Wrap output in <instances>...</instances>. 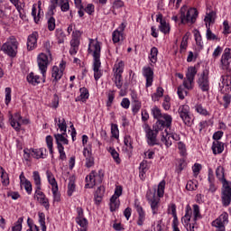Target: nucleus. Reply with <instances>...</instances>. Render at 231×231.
Here are the masks:
<instances>
[{
    "label": "nucleus",
    "mask_w": 231,
    "mask_h": 231,
    "mask_svg": "<svg viewBox=\"0 0 231 231\" xmlns=\"http://www.w3.org/2000/svg\"><path fill=\"white\" fill-rule=\"evenodd\" d=\"M201 217H203L201 216V209L198 204H194L192 208H190V205H187L185 215L181 218V223L187 231H195L194 225H196V221H199Z\"/></svg>",
    "instance_id": "obj_1"
},
{
    "label": "nucleus",
    "mask_w": 231,
    "mask_h": 231,
    "mask_svg": "<svg viewBox=\"0 0 231 231\" xmlns=\"http://www.w3.org/2000/svg\"><path fill=\"white\" fill-rule=\"evenodd\" d=\"M216 176L222 183V205L228 207L231 203V182L225 179V168L218 166L216 170Z\"/></svg>",
    "instance_id": "obj_2"
},
{
    "label": "nucleus",
    "mask_w": 231,
    "mask_h": 231,
    "mask_svg": "<svg viewBox=\"0 0 231 231\" xmlns=\"http://www.w3.org/2000/svg\"><path fill=\"white\" fill-rule=\"evenodd\" d=\"M53 60L51 53L41 52L37 56V64L39 71L42 75V82H46V73L48 72V66L51 64Z\"/></svg>",
    "instance_id": "obj_3"
},
{
    "label": "nucleus",
    "mask_w": 231,
    "mask_h": 231,
    "mask_svg": "<svg viewBox=\"0 0 231 231\" xmlns=\"http://www.w3.org/2000/svg\"><path fill=\"white\" fill-rule=\"evenodd\" d=\"M19 49V42L14 36L7 38L6 42L2 45L1 51L8 57H15L17 55V50Z\"/></svg>",
    "instance_id": "obj_4"
},
{
    "label": "nucleus",
    "mask_w": 231,
    "mask_h": 231,
    "mask_svg": "<svg viewBox=\"0 0 231 231\" xmlns=\"http://www.w3.org/2000/svg\"><path fill=\"white\" fill-rule=\"evenodd\" d=\"M102 51V42L98 39H88V53L93 57V62L100 61V53Z\"/></svg>",
    "instance_id": "obj_5"
},
{
    "label": "nucleus",
    "mask_w": 231,
    "mask_h": 231,
    "mask_svg": "<svg viewBox=\"0 0 231 231\" xmlns=\"http://www.w3.org/2000/svg\"><path fill=\"white\" fill-rule=\"evenodd\" d=\"M9 124L16 133H21L22 125H28V124H30V120L23 118L21 113L16 112L14 114H9Z\"/></svg>",
    "instance_id": "obj_6"
},
{
    "label": "nucleus",
    "mask_w": 231,
    "mask_h": 231,
    "mask_svg": "<svg viewBox=\"0 0 231 231\" xmlns=\"http://www.w3.org/2000/svg\"><path fill=\"white\" fill-rule=\"evenodd\" d=\"M125 68V63L124 62V60H117L114 65L113 81L115 82L116 88H117V89H121L122 86H124V82L122 81V73H124Z\"/></svg>",
    "instance_id": "obj_7"
},
{
    "label": "nucleus",
    "mask_w": 231,
    "mask_h": 231,
    "mask_svg": "<svg viewBox=\"0 0 231 231\" xmlns=\"http://www.w3.org/2000/svg\"><path fill=\"white\" fill-rule=\"evenodd\" d=\"M208 75H210V70L207 68L203 69L202 72L198 74L197 84L199 89L203 92H207L210 89V79Z\"/></svg>",
    "instance_id": "obj_8"
},
{
    "label": "nucleus",
    "mask_w": 231,
    "mask_h": 231,
    "mask_svg": "<svg viewBox=\"0 0 231 231\" xmlns=\"http://www.w3.org/2000/svg\"><path fill=\"white\" fill-rule=\"evenodd\" d=\"M104 180V172L102 171H92L89 175L86 177L87 184L85 185L86 189H93L95 185H100Z\"/></svg>",
    "instance_id": "obj_9"
},
{
    "label": "nucleus",
    "mask_w": 231,
    "mask_h": 231,
    "mask_svg": "<svg viewBox=\"0 0 231 231\" xmlns=\"http://www.w3.org/2000/svg\"><path fill=\"white\" fill-rule=\"evenodd\" d=\"M143 129L145 133L146 142L148 145H151L152 147L154 145H158L157 138H158V133H160V131H156V129H154V125L152 126V129L147 123H144L143 125Z\"/></svg>",
    "instance_id": "obj_10"
},
{
    "label": "nucleus",
    "mask_w": 231,
    "mask_h": 231,
    "mask_svg": "<svg viewBox=\"0 0 231 231\" xmlns=\"http://www.w3.org/2000/svg\"><path fill=\"white\" fill-rule=\"evenodd\" d=\"M183 8L180 9V19L182 24H194L199 15L198 9L191 7L188 9L186 13L183 12Z\"/></svg>",
    "instance_id": "obj_11"
},
{
    "label": "nucleus",
    "mask_w": 231,
    "mask_h": 231,
    "mask_svg": "<svg viewBox=\"0 0 231 231\" xmlns=\"http://www.w3.org/2000/svg\"><path fill=\"white\" fill-rule=\"evenodd\" d=\"M172 127V116L164 113L160 120H157L153 125L155 131H163V129H171Z\"/></svg>",
    "instance_id": "obj_12"
},
{
    "label": "nucleus",
    "mask_w": 231,
    "mask_h": 231,
    "mask_svg": "<svg viewBox=\"0 0 231 231\" xmlns=\"http://www.w3.org/2000/svg\"><path fill=\"white\" fill-rule=\"evenodd\" d=\"M194 88V79L190 78H185L182 85L179 86L177 94L180 100H183L188 95V91ZM188 90V91H187Z\"/></svg>",
    "instance_id": "obj_13"
},
{
    "label": "nucleus",
    "mask_w": 231,
    "mask_h": 231,
    "mask_svg": "<svg viewBox=\"0 0 231 231\" xmlns=\"http://www.w3.org/2000/svg\"><path fill=\"white\" fill-rule=\"evenodd\" d=\"M178 114L185 125H188L189 127L192 125V115H190V106H189V105H180L178 108Z\"/></svg>",
    "instance_id": "obj_14"
},
{
    "label": "nucleus",
    "mask_w": 231,
    "mask_h": 231,
    "mask_svg": "<svg viewBox=\"0 0 231 231\" xmlns=\"http://www.w3.org/2000/svg\"><path fill=\"white\" fill-rule=\"evenodd\" d=\"M146 199L152 208V214L155 216L160 210V199L156 196V191L148 189L146 192Z\"/></svg>",
    "instance_id": "obj_15"
},
{
    "label": "nucleus",
    "mask_w": 231,
    "mask_h": 231,
    "mask_svg": "<svg viewBox=\"0 0 231 231\" xmlns=\"http://www.w3.org/2000/svg\"><path fill=\"white\" fill-rule=\"evenodd\" d=\"M66 69V61L61 60L59 66H53L51 69V78L52 82H58L60 79H62V75H64V70Z\"/></svg>",
    "instance_id": "obj_16"
},
{
    "label": "nucleus",
    "mask_w": 231,
    "mask_h": 231,
    "mask_svg": "<svg viewBox=\"0 0 231 231\" xmlns=\"http://www.w3.org/2000/svg\"><path fill=\"white\" fill-rule=\"evenodd\" d=\"M127 24L125 23H122L118 28H116L112 32V41L114 44H116L118 42H122L124 39H125V36H124V32L125 31Z\"/></svg>",
    "instance_id": "obj_17"
},
{
    "label": "nucleus",
    "mask_w": 231,
    "mask_h": 231,
    "mask_svg": "<svg viewBox=\"0 0 231 231\" xmlns=\"http://www.w3.org/2000/svg\"><path fill=\"white\" fill-rule=\"evenodd\" d=\"M228 225V213L223 212L216 220L212 222V226L217 228V231H225V226Z\"/></svg>",
    "instance_id": "obj_18"
},
{
    "label": "nucleus",
    "mask_w": 231,
    "mask_h": 231,
    "mask_svg": "<svg viewBox=\"0 0 231 231\" xmlns=\"http://www.w3.org/2000/svg\"><path fill=\"white\" fill-rule=\"evenodd\" d=\"M142 73L146 80L145 88H151L152 82H154V70L151 67L145 66L143 68Z\"/></svg>",
    "instance_id": "obj_19"
},
{
    "label": "nucleus",
    "mask_w": 231,
    "mask_h": 231,
    "mask_svg": "<svg viewBox=\"0 0 231 231\" xmlns=\"http://www.w3.org/2000/svg\"><path fill=\"white\" fill-rule=\"evenodd\" d=\"M156 23H159V30L162 32V33H164V35H167L171 33V24L163 19L162 14H158L156 15Z\"/></svg>",
    "instance_id": "obj_20"
},
{
    "label": "nucleus",
    "mask_w": 231,
    "mask_h": 231,
    "mask_svg": "<svg viewBox=\"0 0 231 231\" xmlns=\"http://www.w3.org/2000/svg\"><path fill=\"white\" fill-rule=\"evenodd\" d=\"M231 62V48H226L220 59L221 69H228Z\"/></svg>",
    "instance_id": "obj_21"
},
{
    "label": "nucleus",
    "mask_w": 231,
    "mask_h": 231,
    "mask_svg": "<svg viewBox=\"0 0 231 231\" xmlns=\"http://www.w3.org/2000/svg\"><path fill=\"white\" fill-rule=\"evenodd\" d=\"M134 208L138 214L137 218V225L138 226H143V224L145 223V210H143V208H142V205H140V200L135 199L134 200Z\"/></svg>",
    "instance_id": "obj_22"
},
{
    "label": "nucleus",
    "mask_w": 231,
    "mask_h": 231,
    "mask_svg": "<svg viewBox=\"0 0 231 231\" xmlns=\"http://www.w3.org/2000/svg\"><path fill=\"white\" fill-rule=\"evenodd\" d=\"M34 199H37L45 209L50 210V199L46 198V194L42 192V189H35Z\"/></svg>",
    "instance_id": "obj_23"
},
{
    "label": "nucleus",
    "mask_w": 231,
    "mask_h": 231,
    "mask_svg": "<svg viewBox=\"0 0 231 231\" xmlns=\"http://www.w3.org/2000/svg\"><path fill=\"white\" fill-rule=\"evenodd\" d=\"M59 5L61 12H68L69 10V0H51L50 10L53 11Z\"/></svg>",
    "instance_id": "obj_24"
},
{
    "label": "nucleus",
    "mask_w": 231,
    "mask_h": 231,
    "mask_svg": "<svg viewBox=\"0 0 231 231\" xmlns=\"http://www.w3.org/2000/svg\"><path fill=\"white\" fill-rule=\"evenodd\" d=\"M76 223L81 228H84V230L88 228V218L84 217V209H82V208H77Z\"/></svg>",
    "instance_id": "obj_25"
},
{
    "label": "nucleus",
    "mask_w": 231,
    "mask_h": 231,
    "mask_svg": "<svg viewBox=\"0 0 231 231\" xmlns=\"http://www.w3.org/2000/svg\"><path fill=\"white\" fill-rule=\"evenodd\" d=\"M222 93H230L231 91V74L221 77V83L219 84Z\"/></svg>",
    "instance_id": "obj_26"
},
{
    "label": "nucleus",
    "mask_w": 231,
    "mask_h": 231,
    "mask_svg": "<svg viewBox=\"0 0 231 231\" xmlns=\"http://www.w3.org/2000/svg\"><path fill=\"white\" fill-rule=\"evenodd\" d=\"M19 180L21 187H23L27 194L30 196L33 190V188L32 186V182L26 179V176H24V172L20 174Z\"/></svg>",
    "instance_id": "obj_27"
},
{
    "label": "nucleus",
    "mask_w": 231,
    "mask_h": 231,
    "mask_svg": "<svg viewBox=\"0 0 231 231\" xmlns=\"http://www.w3.org/2000/svg\"><path fill=\"white\" fill-rule=\"evenodd\" d=\"M39 39V32H33L28 36L27 39V50H35L37 48V40Z\"/></svg>",
    "instance_id": "obj_28"
},
{
    "label": "nucleus",
    "mask_w": 231,
    "mask_h": 231,
    "mask_svg": "<svg viewBox=\"0 0 231 231\" xmlns=\"http://www.w3.org/2000/svg\"><path fill=\"white\" fill-rule=\"evenodd\" d=\"M149 169H151V162H147L146 160H143L139 165V178L141 180H145V176Z\"/></svg>",
    "instance_id": "obj_29"
},
{
    "label": "nucleus",
    "mask_w": 231,
    "mask_h": 231,
    "mask_svg": "<svg viewBox=\"0 0 231 231\" xmlns=\"http://www.w3.org/2000/svg\"><path fill=\"white\" fill-rule=\"evenodd\" d=\"M83 155L86 159V162H85L86 167H88V169L93 167L95 165V158L93 157L91 151L88 148H84Z\"/></svg>",
    "instance_id": "obj_30"
},
{
    "label": "nucleus",
    "mask_w": 231,
    "mask_h": 231,
    "mask_svg": "<svg viewBox=\"0 0 231 231\" xmlns=\"http://www.w3.org/2000/svg\"><path fill=\"white\" fill-rule=\"evenodd\" d=\"M54 138L56 140L57 147L60 145H68L69 141H68V134L67 132H61L60 134H55Z\"/></svg>",
    "instance_id": "obj_31"
},
{
    "label": "nucleus",
    "mask_w": 231,
    "mask_h": 231,
    "mask_svg": "<svg viewBox=\"0 0 231 231\" xmlns=\"http://www.w3.org/2000/svg\"><path fill=\"white\" fill-rule=\"evenodd\" d=\"M58 129H60V133H68V125L66 124V119L62 117H58L54 119Z\"/></svg>",
    "instance_id": "obj_32"
},
{
    "label": "nucleus",
    "mask_w": 231,
    "mask_h": 231,
    "mask_svg": "<svg viewBox=\"0 0 231 231\" xmlns=\"http://www.w3.org/2000/svg\"><path fill=\"white\" fill-rule=\"evenodd\" d=\"M213 154H221L225 151V143L220 141H214L211 146Z\"/></svg>",
    "instance_id": "obj_33"
},
{
    "label": "nucleus",
    "mask_w": 231,
    "mask_h": 231,
    "mask_svg": "<svg viewBox=\"0 0 231 231\" xmlns=\"http://www.w3.org/2000/svg\"><path fill=\"white\" fill-rule=\"evenodd\" d=\"M80 95L76 98V102H87L89 98V90L86 88H79Z\"/></svg>",
    "instance_id": "obj_34"
},
{
    "label": "nucleus",
    "mask_w": 231,
    "mask_h": 231,
    "mask_svg": "<svg viewBox=\"0 0 231 231\" xmlns=\"http://www.w3.org/2000/svg\"><path fill=\"white\" fill-rule=\"evenodd\" d=\"M32 15L33 17L34 23H38L41 21L42 15H44V13L42 9L37 8V4H34L32 8Z\"/></svg>",
    "instance_id": "obj_35"
},
{
    "label": "nucleus",
    "mask_w": 231,
    "mask_h": 231,
    "mask_svg": "<svg viewBox=\"0 0 231 231\" xmlns=\"http://www.w3.org/2000/svg\"><path fill=\"white\" fill-rule=\"evenodd\" d=\"M32 180L35 185L34 190H42V180L39 171H35L32 172Z\"/></svg>",
    "instance_id": "obj_36"
},
{
    "label": "nucleus",
    "mask_w": 231,
    "mask_h": 231,
    "mask_svg": "<svg viewBox=\"0 0 231 231\" xmlns=\"http://www.w3.org/2000/svg\"><path fill=\"white\" fill-rule=\"evenodd\" d=\"M100 68H102L101 61H93L94 79L97 81L102 77V70Z\"/></svg>",
    "instance_id": "obj_37"
},
{
    "label": "nucleus",
    "mask_w": 231,
    "mask_h": 231,
    "mask_svg": "<svg viewBox=\"0 0 231 231\" xmlns=\"http://www.w3.org/2000/svg\"><path fill=\"white\" fill-rule=\"evenodd\" d=\"M161 142L165 145L166 149H169L172 145L169 130L164 129V133L162 134Z\"/></svg>",
    "instance_id": "obj_38"
},
{
    "label": "nucleus",
    "mask_w": 231,
    "mask_h": 231,
    "mask_svg": "<svg viewBox=\"0 0 231 231\" xmlns=\"http://www.w3.org/2000/svg\"><path fill=\"white\" fill-rule=\"evenodd\" d=\"M26 79L27 82H29L32 86H39V84H41V77L33 72H30Z\"/></svg>",
    "instance_id": "obj_39"
},
{
    "label": "nucleus",
    "mask_w": 231,
    "mask_h": 231,
    "mask_svg": "<svg viewBox=\"0 0 231 231\" xmlns=\"http://www.w3.org/2000/svg\"><path fill=\"white\" fill-rule=\"evenodd\" d=\"M8 10H12L10 4L0 5V19L5 20L10 17V14H8Z\"/></svg>",
    "instance_id": "obj_40"
},
{
    "label": "nucleus",
    "mask_w": 231,
    "mask_h": 231,
    "mask_svg": "<svg viewBox=\"0 0 231 231\" xmlns=\"http://www.w3.org/2000/svg\"><path fill=\"white\" fill-rule=\"evenodd\" d=\"M106 151L109 152V154H111L116 165H120V163H122V159H120V154L118 153V152H116L115 147L109 146L106 148Z\"/></svg>",
    "instance_id": "obj_41"
},
{
    "label": "nucleus",
    "mask_w": 231,
    "mask_h": 231,
    "mask_svg": "<svg viewBox=\"0 0 231 231\" xmlns=\"http://www.w3.org/2000/svg\"><path fill=\"white\" fill-rule=\"evenodd\" d=\"M151 66H154L156 62H158V48L152 47L150 51V54L148 56Z\"/></svg>",
    "instance_id": "obj_42"
},
{
    "label": "nucleus",
    "mask_w": 231,
    "mask_h": 231,
    "mask_svg": "<svg viewBox=\"0 0 231 231\" xmlns=\"http://www.w3.org/2000/svg\"><path fill=\"white\" fill-rule=\"evenodd\" d=\"M0 178L2 180V185H4V187H8V185H10V178L8 177V173L2 166H0Z\"/></svg>",
    "instance_id": "obj_43"
},
{
    "label": "nucleus",
    "mask_w": 231,
    "mask_h": 231,
    "mask_svg": "<svg viewBox=\"0 0 231 231\" xmlns=\"http://www.w3.org/2000/svg\"><path fill=\"white\" fill-rule=\"evenodd\" d=\"M55 37L58 44H64V42L66 41V33H64V31H62V29H56Z\"/></svg>",
    "instance_id": "obj_44"
},
{
    "label": "nucleus",
    "mask_w": 231,
    "mask_h": 231,
    "mask_svg": "<svg viewBox=\"0 0 231 231\" xmlns=\"http://www.w3.org/2000/svg\"><path fill=\"white\" fill-rule=\"evenodd\" d=\"M116 95V91H115V90H108L106 92V98H107V100H106V107L108 109H110V107H112L113 103L115 102Z\"/></svg>",
    "instance_id": "obj_45"
},
{
    "label": "nucleus",
    "mask_w": 231,
    "mask_h": 231,
    "mask_svg": "<svg viewBox=\"0 0 231 231\" xmlns=\"http://www.w3.org/2000/svg\"><path fill=\"white\" fill-rule=\"evenodd\" d=\"M46 177L48 180V183L51 186V189H55L59 187V184L57 183V180H55V175L51 171H46Z\"/></svg>",
    "instance_id": "obj_46"
},
{
    "label": "nucleus",
    "mask_w": 231,
    "mask_h": 231,
    "mask_svg": "<svg viewBox=\"0 0 231 231\" xmlns=\"http://www.w3.org/2000/svg\"><path fill=\"white\" fill-rule=\"evenodd\" d=\"M215 15L216 14L212 11L206 14V16L204 18L206 28H210V24H214Z\"/></svg>",
    "instance_id": "obj_47"
},
{
    "label": "nucleus",
    "mask_w": 231,
    "mask_h": 231,
    "mask_svg": "<svg viewBox=\"0 0 231 231\" xmlns=\"http://www.w3.org/2000/svg\"><path fill=\"white\" fill-rule=\"evenodd\" d=\"M189 48V33H186L180 42V53H185Z\"/></svg>",
    "instance_id": "obj_48"
},
{
    "label": "nucleus",
    "mask_w": 231,
    "mask_h": 231,
    "mask_svg": "<svg viewBox=\"0 0 231 231\" xmlns=\"http://www.w3.org/2000/svg\"><path fill=\"white\" fill-rule=\"evenodd\" d=\"M104 192H106V189L102 186L98 187L97 189L96 190L95 201L97 205H98V203H101L102 198H104Z\"/></svg>",
    "instance_id": "obj_49"
},
{
    "label": "nucleus",
    "mask_w": 231,
    "mask_h": 231,
    "mask_svg": "<svg viewBox=\"0 0 231 231\" xmlns=\"http://www.w3.org/2000/svg\"><path fill=\"white\" fill-rule=\"evenodd\" d=\"M194 109L196 113L201 115L202 116H208V115H210L208 110H207V108H205L204 106L199 103L195 105Z\"/></svg>",
    "instance_id": "obj_50"
},
{
    "label": "nucleus",
    "mask_w": 231,
    "mask_h": 231,
    "mask_svg": "<svg viewBox=\"0 0 231 231\" xmlns=\"http://www.w3.org/2000/svg\"><path fill=\"white\" fill-rule=\"evenodd\" d=\"M151 113L154 118V120H160L163 116V113H162V110L158 106H153L151 109Z\"/></svg>",
    "instance_id": "obj_51"
},
{
    "label": "nucleus",
    "mask_w": 231,
    "mask_h": 231,
    "mask_svg": "<svg viewBox=\"0 0 231 231\" xmlns=\"http://www.w3.org/2000/svg\"><path fill=\"white\" fill-rule=\"evenodd\" d=\"M109 205L111 212H115V210L120 208V199L111 197Z\"/></svg>",
    "instance_id": "obj_52"
},
{
    "label": "nucleus",
    "mask_w": 231,
    "mask_h": 231,
    "mask_svg": "<svg viewBox=\"0 0 231 231\" xmlns=\"http://www.w3.org/2000/svg\"><path fill=\"white\" fill-rule=\"evenodd\" d=\"M196 75H198V69H196L194 66L189 67L186 72V78L194 80V79H196Z\"/></svg>",
    "instance_id": "obj_53"
},
{
    "label": "nucleus",
    "mask_w": 231,
    "mask_h": 231,
    "mask_svg": "<svg viewBox=\"0 0 231 231\" xmlns=\"http://www.w3.org/2000/svg\"><path fill=\"white\" fill-rule=\"evenodd\" d=\"M32 156L36 160H41V158H44V149H32Z\"/></svg>",
    "instance_id": "obj_54"
},
{
    "label": "nucleus",
    "mask_w": 231,
    "mask_h": 231,
    "mask_svg": "<svg viewBox=\"0 0 231 231\" xmlns=\"http://www.w3.org/2000/svg\"><path fill=\"white\" fill-rule=\"evenodd\" d=\"M165 194V180H162L157 189V198L160 199V198H163V195Z\"/></svg>",
    "instance_id": "obj_55"
},
{
    "label": "nucleus",
    "mask_w": 231,
    "mask_h": 231,
    "mask_svg": "<svg viewBox=\"0 0 231 231\" xmlns=\"http://www.w3.org/2000/svg\"><path fill=\"white\" fill-rule=\"evenodd\" d=\"M163 97V88L162 87L157 88L156 93L152 95V100L153 102H158L160 98Z\"/></svg>",
    "instance_id": "obj_56"
},
{
    "label": "nucleus",
    "mask_w": 231,
    "mask_h": 231,
    "mask_svg": "<svg viewBox=\"0 0 231 231\" xmlns=\"http://www.w3.org/2000/svg\"><path fill=\"white\" fill-rule=\"evenodd\" d=\"M206 39L208 41H219V38L217 35H216L214 32H212V30H210V27H206Z\"/></svg>",
    "instance_id": "obj_57"
},
{
    "label": "nucleus",
    "mask_w": 231,
    "mask_h": 231,
    "mask_svg": "<svg viewBox=\"0 0 231 231\" xmlns=\"http://www.w3.org/2000/svg\"><path fill=\"white\" fill-rule=\"evenodd\" d=\"M198 189V180H189L186 184V190H189L190 192Z\"/></svg>",
    "instance_id": "obj_58"
},
{
    "label": "nucleus",
    "mask_w": 231,
    "mask_h": 231,
    "mask_svg": "<svg viewBox=\"0 0 231 231\" xmlns=\"http://www.w3.org/2000/svg\"><path fill=\"white\" fill-rule=\"evenodd\" d=\"M225 95L222 97V100L224 102L223 106H224V109H228V107H230V104H231V96L230 94H228V92H224Z\"/></svg>",
    "instance_id": "obj_59"
},
{
    "label": "nucleus",
    "mask_w": 231,
    "mask_h": 231,
    "mask_svg": "<svg viewBox=\"0 0 231 231\" xmlns=\"http://www.w3.org/2000/svg\"><path fill=\"white\" fill-rule=\"evenodd\" d=\"M38 217L42 231H46V215H44V213H39Z\"/></svg>",
    "instance_id": "obj_60"
},
{
    "label": "nucleus",
    "mask_w": 231,
    "mask_h": 231,
    "mask_svg": "<svg viewBox=\"0 0 231 231\" xmlns=\"http://www.w3.org/2000/svg\"><path fill=\"white\" fill-rule=\"evenodd\" d=\"M132 113L136 115L142 109V101H132Z\"/></svg>",
    "instance_id": "obj_61"
},
{
    "label": "nucleus",
    "mask_w": 231,
    "mask_h": 231,
    "mask_svg": "<svg viewBox=\"0 0 231 231\" xmlns=\"http://www.w3.org/2000/svg\"><path fill=\"white\" fill-rule=\"evenodd\" d=\"M111 134L113 138L118 139L120 137V131L118 130V125H111Z\"/></svg>",
    "instance_id": "obj_62"
},
{
    "label": "nucleus",
    "mask_w": 231,
    "mask_h": 231,
    "mask_svg": "<svg viewBox=\"0 0 231 231\" xmlns=\"http://www.w3.org/2000/svg\"><path fill=\"white\" fill-rule=\"evenodd\" d=\"M194 37L197 46H199V50H203V39L201 38V33H199V32H195Z\"/></svg>",
    "instance_id": "obj_63"
},
{
    "label": "nucleus",
    "mask_w": 231,
    "mask_h": 231,
    "mask_svg": "<svg viewBox=\"0 0 231 231\" xmlns=\"http://www.w3.org/2000/svg\"><path fill=\"white\" fill-rule=\"evenodd\" d=\"M23 217H19L12 227V231H22L23 230Z\"/></svg>",
    "instance_id": "obj_64"
}]
</instances>
